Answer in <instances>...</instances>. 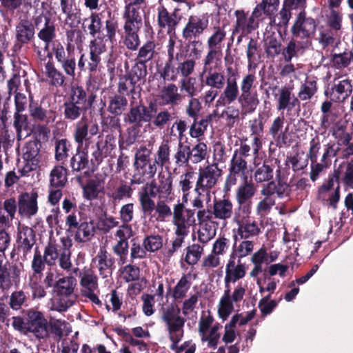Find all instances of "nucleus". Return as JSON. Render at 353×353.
Masks as SVG:
<instances>
[{"mask_svg": "<svg viewBox=\"0 0 353 353\" xmlns=\"http://www.w3.org/2000/svg\"><path fill=\"white\" fill-rule=\"evenodd\" d=\"M99 130L98 124L96 122L92 123L84 116L74 125L72 136L77 143V148L76 154L70 161V166L73 173L80 172L88 168L89 146L91 143L90 137H88V135L95 136L99 133Z\"/></svg>", "mask_w": 353, "mask_h": 353, "instance_id": "obj_1", "label": "nucleus"}, {"mask_svg": "<svg viewBox=\"0 0 353 353\" xmlns=\"http://www.w3.org/2000/svg\"><path fill=\"white\" fill-rule=\"evenodd\" d=\"M154 111V108L152 105L145 107L142 101L136 104H134L132 101H130V109L123 114V121L130 126L126 130L125 140L119 141L120 150H125L135 143L143 123L149 122L152 118V112Z\"/></svg>", "mask_w": 353, "mask_h": 353, "instance_id": "obj_2", "label": "nucleus"}, {"mask_svg": "<svg viewBox=\"0 0 353 353\" xmlns=\"http://www.w3.org/2000/svg\"><path fill=\"white\" fill-rule=\"evenodd\" d=\"M91 108L87 100V92L81 85H72L65 97L62 105L64 120L73 122L79 119Z\"/></svg>", "mask_w": 353, "mask_h": 353, "instance_id": "obj_3", "label": "nucleus"}, {"mask_svg": "<svg viewBox=\"0 0 353 353\" xmlns=\"http://www.w3.org/2000/svg\"><path fill=\"white\" fill-rule=\"evenodd\" d=\"M36 243V231L28 225H19L17 228L15 243L10 254V259L16 261H26L30 257Z\"/></svg>", "mask_w": 353, "mask_h": 353, "instance_id": "obj_4", "label": "nucleus"}, {"mask_svg": "<svg viewBox=\"0 0 353 353\" xmlns=\"http://www.w3.org/2000/svg\"><path fill=\"white\" fill-rule=\"evenodd\" d=\"M148 74L147 65L142 61H136L131 69L127 71L123 77L120 78L118 92L129 94L140 93L141 82H144Z\"/></svg>", "mask_w": 353, "mask_h": 353, "instance_id": "obj_5", "label": "nucleus"}, {"mask_svg": "<svg viewBox=\"0 0 353 353\" xmlns=\"http://www.w3.org/2000/svg\"><path fill=\"white\" fill-rule=\"evenodd\" d=\"M53 55L65 74L74 79L77 63L74 47L68 43L66 48H65L59 41H57L52 43V50L48 52L47 57L51 59Z\"/></svg>", "mask_w": 353, "mask_h": 353, "instance_id": "obj_6", "label": "nucleus"}, {"mask_svg": "<svg viewBox=\"0 0 353 353\" xmlns=\"http://www.w3.org/2000/svg\"><path fill=\"white\" fill-rule=\"evenodd\" d=\"M91 163L94 165H100L105 158L112 157L117 148L116 134L99 136L94 143H90Z\"/></svg>", "mask_w": 353, "mask_h": 353, "instance_id": "obj_7", "label": "nucleus"}, {"mask_svg": "<svg viewBox=\"0 0 353 353\" xmlns=\"http://www.w3.org/2000/svg\"><path fill=\"white\" fill-rule=\"evenodd\" d=\"M195 210L185 208L179 201L173 208L172 223L176 227V236H187L189 228L195 224Z\"/></svg>", "mask_w": 353, "mask_h": 353, "instance_id": "obj_8", "label": "nucleus"}, {"mask_svg": "<svg viewBox=\"0 0 353 353\" xmlns=\"http://www.w3.org/2000/svg\"><path fill=\"white\" fill-rule=\"evenodd\" d=\"M226 37L224 27H214L212 34L207 40L208 52L203 59V65L208 66L214 61H220L223 56V42Z\"/></svg>", "mask_w": 353, "mask_h": 353, "instance_id": "obj_9", "label": "nucleus"}, {"mask_svg": "<svg viewBox=\"0 0 353 353\" xmlns=\"http://www.w3.org/2000/svg\"><path fill=\"white\" fill-rule=\"evenodd\" d=\"M243 183H241L236 190L235 198L238 205L235 212H241L243 216H250L252 211V199L254 196L256 189L252 179L248 180V177L242 179Z\"/></svg>", "mask_w": 353, "mask_h": 353, "instance_id": "obj_10", "label": "nucleus"}, {"mask_svg": "<svg viewBox=\"0 0 353 353\" xmlns=\"http://www.w3.org/2000/svg\"><path fill=\"white\" fill-rule=\"evenodd\" d=\"M76 279L73 276H66L59 279L54 285V291L59 296L56 303V310L58 312H65L73 305L69 299L74 292Z\"/></svg>", "mask_w": 353, "mask_h": 353, "instance_id": "obj_11", "label": "nucleus"}, {"mask_svg": "<svg viewBox=\"0 0 353 353\" xmlns=\"http://www.w3.org/2000/svg\"><path fill=\"white\" fill-rule=\"evenodd\" d=\"M316 22L312 17H307L305 11H301L296 17L291 28L292 37L300 39L308 45V40L313 36L316 30Z\"/></svg>", "mask_w": 353, "mask_h": 353, "instance_id": "obj_12", "label": "nucleus"}, {"mask_svg": "<svg viewBox=\"0 0 353 353\" xmlns=\"http://www.w3.org/2000/svg\"><path fill=\"white\" fill-rule=\"evenodd\" d=\"M26 316L28 332L39 341L49 338L48 321L42 312L31 308L27 311Z\"/></svg>", "mask_w": 353, "mask_h": 353, "instance_id": "obj_13", "label": "nucleus"}, {"mask_svg": "<svg viewBox=\"0 0 353 353\" xmlns=\"http://www.w3.org/2000/svg\"><path fill=\"white\" fill-rule=\"evenodd\" d=\"M23 270L21 262H9L0 265V290L8 291L13 286L18 287L21 282V274Z\"/></svg>", "mask_w": 353, "mask_h": 353, "instance_id": "obj_14", "label": "nucleus"}, {"mask_svg": "<svg viewBox=\"0 0 353 353\" xmlns=\"http://www.w3.org/2000/svg\"><path fill=\"white\" fill-rule=\"evenodd\" d=\"M221 174L222 170L219 168L217 163L200 168L194 192L209 191L216 185Z\"/></svg>", "mask_w": 353, "mask_h": 353, "instance_id": "obj_15", "label": "nucleus"}, {"mask_svg": "<svg viewBox=\"0 0 353 353\" xmlns=\"http://www.w3.org/2000/svg\"><path fill=\"white\" fill-rule=\"evenodd\" d=\"M175 41L170 39L168 46V59L164 65L157 69L159 77L164 81H174L177 79L179 72H177L176 61H180L183 57V54L179 52H174Z\"/></svg>", "mask_w": 353, "mask_h": 353, "instance_id": "obj_16", "label": "nucleus"}, {"mask_svg": "<svg viewBox=\"0 0 353 353\" xmlns=\"http://www.w3.org/2000/svg\"><path fill=\"white\" fill-rule=\"evenodd\" d=\"M35 30L32 21L27 17H19L15 27V42L13 46L15 52L30 43L34 39Z\"/></svg>", "mask_w": 353, "mask_h": 353, "instance_id": "obj_17", "label": "nucleus"}, {"mask_svg": "<svg viewBox=\"0 0 353 353\" xmlns=\"http://www.w3.org/2000/svg\"><path fill=\"white\" fill-rule=\"evenodd\" d=\"M37 191L23 192L18 196V213L22 218L31 219L39 211Z\"/></svg>", "mask_w": 353, "mask_h": 353, "instance_id": "obj_18", "label": "nucleus"}, {"mask_svg": "<svg viewBox=\"0 0 353 353\" xmlns=\"http://www.w3.org/2000/svg\"><path fill=\"white\" fill-rule=\"evenodd\" d=\"M249 216H243L241 212H235L234 221L237 224L238 228L236 234L234 235V246L236 241L240 239H247L252 236H258L261 233V229L255 221H250L247 219Z\"/></svg>", "mask_w": 353, "mask_h": 353, "instance_id": "obj_19", "label": "nucleus"}, {"mask_svg": "<svg viewBox=\"0 0 353 353\" xmlns=\"http://www.w3.org/2000/svg\"><path fill=\"white\" fill-rule=\"evenodd\" d=\"M248 162L241 160L234 156L232 157L228 168V174L225 179V188L230 190L237 183L238 178L248 177Z\"/></svg>", "mask_w": 353, "mask_h": 353, "instance_id": "obj_20", "label": "nucleus"}, {"mask_svg": "<svg viewBox=\"0 0 353 353\" xmlns=\"http://www.w3.org/2000/svg\"><path fill=\"white\" fill-rule=\"evenodd\" d=\"M209 26L208 17L205 15H191L182 31L185 40L199 37Z\"/></svg>", "mask_w": 353, "mask_h": 353, "instance_id": "obj_21", "label": "nucleus"}, {"mask_svg": "<svg viewBox=\"0 0 353 353\" xmlns=\"http://www.w3.org/2000/svg\"><path fill=\"white\" fill-rule=\"evenodd\" d=\"M60 9L65 16V24L77 28L81 23V10L77 0H60Z\"/></svg>", "mask_w": 353, "mask_h": 353, "instance_id": "obj_22", "label": "nucleus"}, {"mask_svg": "<svg viewBox=\"0 0 353 353\" xmlns=\"http://www.w3.org/2000/svg\"><path fill=\"white\" fill-rule=\"evenodd\" d=\"M161 310V319L166 323L168 330L179 331L184 326L185 320L179 316L181 310L177 305H170Z\"/></svg>", "mask_w": 353, "mask_h": 353, "instance_id": "obj_23", "label": "nucleus"}, {"mask_svg": "<svg viewBox=\"0 0 353 353\" xmlns=\"http://www.w3.org/2000/svg\"><path fill=\"white\" fill-rule=\"evenodd\" d=\"M77 182L83 190V197L88 201L98 199L99 194L103 192V182L99 179H89L85 183L83 176L77 175L75 177Z\"/></svg>", "mask_w": 353, "mask_h": 353, "instance_id": "obj_24", "label": "nucleus"}, {"mask_svg": "<svg viewBox=\"0 0 353 353\" xmlns=\"http://www.w3.org/2000/svg\"><path fill=\"white\" fill-rule=\"evenodd\" d=\"M157 25L161 30H165L168 34L175 31L180 17L176 14V9L170 13L163 5L157 8Z\"/></svg>", "mask_w": 353, "mask_h": 353, "instance_id": "obj_25", "label": "nucleus"}, {"mask_svg": "<svg viewBox=\"0 0 353 353\" xmlns=\"http://www.w3.org/2000/svg\"><path fill=\"white\" fill-rule=\"evenodd\" d=\"M99 274L103 278L111 276L115 268V259L105 248H101L94 259Z\"/></svg>", "mask_w": 353, "mask_h": 353, "instance_id": "obj_26", "label": "nucleus"}, {"mask_svg": "<svg viewBox=\"0 0 353 353\" xmlns=\"http://www.w3.org/2000/svg\"><path fill=\"white\" fill-rule=\"evenodd\" d=\"M157 164L154 160L134 166V173L130 180V185L141 184L146 180L154 178L157 172Z\"/></svg>", "mask_w": 353, "mask_h": 353, "instance_id": "obj_27", "label": "nucleus"}, {"mask_svg": "<svg viewBox=\"0 0 353 353\" xmlns=\"http://www.w3.org/2000/svg\"><path fill=\"white\" fill-rule=\"evenodd\" d=\"M203 85H207L216 90H222L225 85V78L222 72L213 71L212 68L203 65V71L200 75Z\"/></svg>", "mask_w": 353, "mask_h": 353, "instance_id": "obj_28", "label": "nucleus"}, {"mask_svg": "<svg viewBox=\"0 0 353 353\" xmlns=\"http://www.w3.org/2000/svg\"><path fill=\"white\" fill-rule=\"evenodd\" d=\"M212 213L214 218L220 220H227L232 217L233 214V204L232 201L224 196L223 199H214Z\"/></svg>", "mask_w": 353, "mask_h": 353, "instance_id": "obj_29", "label": "nucleus"}, {"mask_svg": "<svg viewBox=\"0 0 353 353\" xmlns=\"http://www.w3.org/2000/svg\"><path fill=\"white\" fill-rule=\"evenodd\" d=\"M105 50V46L101 42L92 41L90 45L89 60H88V70L90 76L95 74L101 63V54Z\"/></svg>", "mask_w": 353, "mask_h": 353, "instance_id": "obj_30", "label": "nucleus"}, {"mask_svg": "<svg viewBox=\"0 0 353 353\" xmlns=\"http://www.w3.org/2000/svg\"><path fill=\"white\" fill-rule=\"evenodd\" d=\"M158 199L171 201L173 195V176L170 172L158 174V189H157Z\"/></svg>", "mask_w": 353, "mask_h": 353, "instance_id": "obj_31", "label": "nucleus"}, {"mask_svg": "<svg viewBox=\"0 0 353 353\" xmlns=\"http://www.w3.org/2000/svg\"><path fill=\"white\" fill-rule=\"evenodd\" d=\"M279 94L277 106L279 110L292 111L294 108L300 107V101L292 93L290 88L282 87L279 89Z\"/></svg>", "mask_w": 353, "mask_h": 353, "instance_id": "obj_32", "label": "nucleus"}, {"mask_svg": "<svg viewBox=\"0 0 353 353\" xmlns=\"http://www.w3.org/2000/svg\"><path fill=\"white\" fill-rule=\"evenodd\" d=\"M37 37L44 43V50L48 52H50V47L52 48V43L57 41L55 40L57 37L56 26L50 18H46V23L43 27L39 29Z\"/></svg>", "mask_w": 353, "mask_h": 353, "instance_id": "obj_33", "label": "nucleus"}, {"mask_svg": "<svg viewBox=\"0 0 353 353\" xmlns=\"http://www.w3.org/2000/svg\"><path fill=\"white\" fill-rule=\"evenodd\" d=\"M246 274V266L239 259L236 263V257L234 254L230 255V259L225 265V277L233 280V283L243 279Z\"/></svg>", "mask_w": 353, "mask_h": 353, "instance_id": "obj_34", "label": "nucleus"}, {"mask_svg": "<svg viewBox=\"0 0 353 353\" xmlns=\"http://www.w3.org/2000/svg\"><path fill=\"white\" fill-rule=\"evenodd\" d=\"M61 249L59 250V259L57 260L59 267L64 270H70L72 268L71 248L72 246V239L69 236H63L60 239Z\"/></svg>", "mask_w": 353, "mask_h": 353, "instance_id": "obj_35", "label": "nucleus"}, {"mask_svg": "<svg viewBox=\"0 0 353 353\" xmlns=\"http://www.w3.org/2000/svg\"><path fill=\"white\" fill-rule=\"evenodd\" d=\"M237 101L244 114L254 112L259 103L256 92L239 91Z\"/></svg>", "mask_w": 353, "mask_h": 353, "instance_id": "obj_36", "label": "nucleus"}, {"mask_svg": "<svg viewBox=\"0 0 353 353\" xmlns=\"http://www.w3.org/2000/svg\"><path fill=\"white\" fill-rule=\"evenodd\" d=\"M178 91V87L174 83H169L163 87L159 95L162 105L172 106L178 105L182 99V97Z\"/></svg>", "mask_w": 353, "mask_h": 353, "instance_id": "obj_37", "label": "nucleus"}, {"mask_svg": "<svg viewBox=\"0 0 353 353\" xmlns=\"http://www.w3.org/2000/svg\"><path fill=\"white\" fill-rule=\"evenodd\" d=\"M279 0H262L254 8L252 15L259 21L262 20V15L264 14L271 18L278 10Z\"/></svg>", "mask_w": 353, "mask_h": 353, "instance_id": "obj_38", "label": "nucleus"}, {"mask_svg": "<svg viewBox=\"0 0 353 353\" xmlns=\"http://www.w3.org/2000/svg\"><path fill=\"white\" fill-rule=\"evenodd\" d=\"M13 126L16 130L18 140L25 139L32 131L28 117L26 114H23V112H14Z\"/></svg>", "mask_w": 353, "mask_h": 353, "instance_id": "obj_39", "label": "nucleus"}, {"mask_svg": "<svg viewBox=\"0 0 353 353\" xmlns=\"http://www.w3.org/2000/svg\"><path fill=\"white\" fill-rule=\"evenodd\" d=\"M123 19L125 20L123 26L141 28V6L125 5Z\"/></svg>", "mask_w": 353, "mask_h": 353, "instance_id": "obj_40", "label": "nucleus"}, {"mask_svg": "<svg viewBox=\"0 0 353 353\" xmlns=\"http://www.w3.org/2000/svg\"><path fill=\"white\" fill-rule=\"evenodd\" d=\"M45 74L49 79L50 85L61 88L66 85L67 78L65 73L58 70L52 61H48L45 64Z\"/></svg>", "mask_w": 353, "mask_h": 353, "instance_id": "obj_41", "label": "nucleus"}, {"mask_svg": "<svg viewBox=\"0 0 353 353\" xmlns=\"http://www.w3.org/2000/svg\"><path fill=\"white\" fill-rule=\"evenodd\" d=\"M50 186L63 188L68 183V169L63 165H55L50 173Z\"/></svg>", "mask_w": 353, "mask_h": 353, "instance_id": "obj_42", "label": "nucleus"}, {"mask_svg": "<svg viewBox=\"0 0 353 353\" xmlns=\"http://www.w3.org/2000/svg\"><path fill=\"white\" fill-rule=\"evenodd\" d=\"M124 94L118 92L117 94L109 97L107 110L110 114L121 116L127 109L128 101Z\"/></svg>", "mask_w": 353, "mask_h": 353, "instance_id": "obj_43", "label": "nucleus"}, {"mask_svg": "<svg viewBox=\"0 0 353 353\" xmlns=\"http://www.w3.org/2000/svg\"><path fill=\"white\" fill-rule=\"evenodd\" d=\"M152 105L154 108V111L152 112V118L148 123L151 122L154 126L162 129L172 119V114L166 109L158 112L157 104L152 101H150L145 107H150Z\"/></svg>", "mask_w": 353, "mask_h": 353, "instance_id": "obj_44", "label": "nucleus"}, {"mask_svg": "<svg viewBox=\"0 0 353 353\" xmlns=\"http://www.w3.org/2000/svg\"><path fill=\"white\" fill-rule=\"evenodd\" d=\"M152 196L148 194V192H139L138 199L141 206V211L143 217L149 218L150 221H153L155 217L154 212L156 209V203Z\"/></svg>", "mask_w": 353, "mask_h": 353, "instance_id": "obj_45", "label": "nucleus"}, {"mask_svg": "<svg viewBox=\"0 0 353 353\" xmlns=\"http://www.w3.org/2000/svg\"><path fill=\"white\" fill-rule=\"evenodd\" d=\"M141 28L123 26L124 36L123 37V45L131 51L138 50L141 41L139 32Z\"/></svg>", "mask_w": 353, "mask_h": 353, "instance_id": "obj_46", "label": "nucleus"}, {"mask_svg": "<svg viewBox=\"0 0 353 353\" xmlns=\"http://www.w3.org/2000/svg\"><path fill=\"white\" fill-rule=\"evenodd\" d=\"M250 123L251 134L254 136L253 138V153L256 154L261 147L260 137L263 133L264 123L261 114L259 115V118L250 121Z\"/></svg>", "mask_w": 353, "mask_h": 353, "instance_id": "obj_47", "label": "nucleus"}, {"mask_svg": "<svg viewBox=\"0 0 353 353\" xmlns=\"http://www.w3.org/2000/svg\"><path fill=\"white\" fill-rule=\"evenodd\" d=\"M61 249V244H59L55 239H50L47 245L45 246L43 256L44 261L48 266H54L57 264L59 259V250Z\"/></svg>", "mask_w": 353, "mask_h": 353, "instance_id": "obj_48", "label": "nucleus"}, {"mask_svg": "<svg viewBox=\"0 0 353 353\" xmlns=\"http://www.w3.org/2000/svg\"><path fill=\"white\" fill-rule=\"evenodd\" d=\"M332 91L336 102H343L352 92L351 81L348 79L339 81L332 87Z\"/></svg>", "mask_w": 353, "mask_h": 353, "instance_id": "obj_49", "label": "nucleus"}, {"mask_svg": "<svg viewBox=\"0 0 353 353\" xmlns=\"http://www.w3.org/2000/svg\"><path fill=\"white\" fill-rule=\"evenodd\" d=\"M226 85L223 92L221 93V99H222L228 104L235 101L239 98V89L237 81L234 77H228L225 81Z\"/></svg>", "mask_w": 353, "mask_h": 353, "instance_id": "obj_50", "label": "nucleus"}, {"mask_svg": "<svg viewBox=\"0 0 353 353\" xmlns=\"http://www.w3.org/2000/svg\"><path fill=\"white\" fill-rule=\"evenodd\" d=\"M74 240L78 243L89 241L94 234V227L91 221H81L75 228Z\"/></svg>", "mask_w": 353, "mask_h": 353, "instance_id": "obj_51", "label": "nucleus"}, {"mask_svg": "<svg viewBox=\"0 0 353 353\" xmlns=\"http://www.w3.org/2000/svg\"><path fill=\"white\" fill-rule=\"evenodd\" d=\"M119 115L112 114L103 117L101 121V131L106 134H116L117 131L121 133V125Z\"/></svg>", "mask_w": 353, "mask_h": 353, "instance_id": "obj_52", "label": "nucleus"}, {"mask_svg": "<svg viewBox=\"0 0 353 353\" xmlns=\"http://www.w3.org/2000/svg\"><path fill=\"white\" fill-rule=\"evenodd\" d=\"M41 142L39 141H30L24 147L23 159L26 161L31 162L33 165H39L40 162Z\"/></svg>", "mask_w": 353, "mask_h": 353, "instance_id": "obj_53", "label": "nucleus"}, {"mask_svg": "<svg viewBox=\"0 0 353 353\" xmlns=\"http://www.w3.org/2000/svg\"><path fill=\"white\" fill-rule=\"evenodd\" d=\"M155 48V42L152 40H148L142 46L138 48L139 51L135 61H142L146 64L157 54Z\"/></svg>", "mask_w": 353, "mask_h": 353, "instance_id": "obj_54", "label": "nucleus"}, {"mask_svg": "<svg viewBox=\"0 0 353 353\" xmlns=\"http://www.w3.org/2000/svg\"><path fill=\"white\" fill-rule=\"evenodd\" d=\"M292 37L287 46L282 50V54L286 62H290L293 57H298L300 50L305 49L307 45L305 41H296Z\"/></svg>", "mask_w": 353, "mask_h": 353, "instance_id": "obj_55", "label": "nucleus"}, {"mask_svg": "<svg viewBox=\"0 0 353 353\" xmlns=\"http://www.w3.org/2000/svg\"><path fill=\"white\" fill-rule=\"evenodd\" d=\"M55 154L56 161L63 163L69 157V152L72 149V143L67 139H61L55 141Z\"/></svg>", "mask_w": 353, "mask_h": 353, "instance_id": "obj_56", "label": "nucleus"}, {"mask_svg": "<svg viewBox=\"0 0 353 353\" xmlns=\"http://www.w3.org/2000/svg\"><path fill=\"white\" fill-rule=\"evenodd\" d=\"M353 61V50H345L341 53L331 55V63L336 69L347 68Z\"/></svg>", "mask_w": 353, "mask_h": 353, "instance_id": "obj_57", "label": "nucleus"}, {"mask_svg": "<svg viewBox=\"0 0 353 353\" xmlns=\"http://www.w3.org/2000/svg\"><path fill=\"white\" fill-rule=\"evenodd\" d=\"M176 165L181 167L188 165L190 159V143L186 141L185 143H178L177 150L174 155Z\"/></svg>", "mask_w": 353, "mask_h": 353, "instance_id": "obj_58", "label": "nucleus"}, {"mask_svg": "<svg viewBox=\"0 0 353 353\" xmlns=\"http://www.w3.org/2000/svg\"><path fill=\"white\" fill-rule=\"evenodd\" d=\"M268 163V161H264L261 166L256 168L254 173V178L257 183L270 182L273 179V167Z\"/></svg>", "mask_w": 353, "mask_h": 353, "instance_id": "obj_59", "label": "nucleus"}, {"mask_svg": "<svg viewBox=\"0 0 353 353\" xmlns=\"http://www.w3.org/2000/svg\"><path fill=\"white\" fill-rule=\"evenodd\" d=\"M114 332L118 336L122 337L124 341L129 343L131 346L138 347V350L139 351L148 350V344L144 341L134 339L128 332H127V329L119 326L114 329Z\"/></svg>", "mask_w": 353, "mask_h": 353, "instance_id": "obj_60", "label": "nucleus"}, {"mask_svg": "<svg viewBox=\"0 0 353 353\" xmlns=\"http://www.w3.org/2000/svg\"><path fill=\"white\" fill-rule=\"evenodd\" d=\"M80 284L85 291H94L98 288V279L91 269L84 270L80 274Z\"/></svg>", "mask_w": 353, "mask_h": 353, "instance_id": "obj_61", "label": "nucleus"}, {"mask_svg": "<svg viewBox=\"0 0 353 353\" xmlns=\"http://www.w3.org/2000/svg\"><path fill=\"white\" fill-rule=\"evenodd\" d=\"M166 200L159 199L156 203V209L154 210L153 221L162 222L165 221L166 218L173 216V212L170 207L166 203Z\"/></svg>", "mask_w": 353, "mask_h": 353, "instance_id": "obj_62", "label": "nucleus"}, {"mask_svg": "<svg viewBox=\"0 0 353 353\" xmlns=\"http://www.w3.org/2000/svg\"><path fill=\"white\" fill-rule=\"evenodd\" d=\"M29 111L30 116L34 121L46 123H49L50 117L48 114L50 112L43 108L41 105L31 101L29 104Z\"/></svg>", "mask_w": 353, "mask_h": 353, "instance_id": "obj_63", "label": "nucleus"}, {"mask_svg": "<svg viewBox=\"0 0 353 353\" xmlns=\"http://www.w3.org/2000/svg\"><path fill=\"white\" fill-rule=\"evenodd\" d=\"M317 92V83L314 79H306L305 83L301 85L298 93V97L301 101L309 100Z\"/></svg>", "mask_w": 353, "mask_h": 353, "instance_id": "obj_64", "label": "nucleus"}]
</instances>
